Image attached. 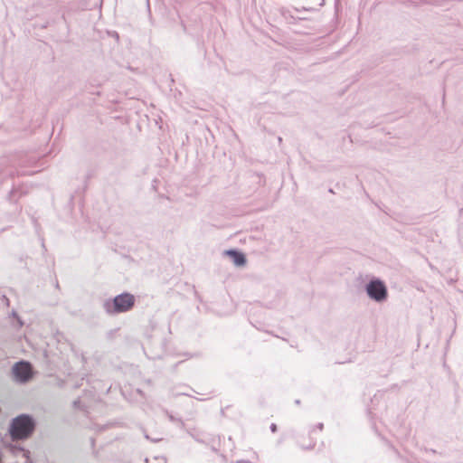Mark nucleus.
Listing matches in <instances>:
<instances>
[{
  "mask_svg": "<svg viewBox=\"0 0 463 463\" xmlns=\"http://www.w3.org/2000/svg\"><path fill=\"white\" fill-rule=\"evenodd\" d=\"M13 374L19 383H26L32 377V368L29 363L18 362L13 366Z\"/></svg>",
  "mask_w": 463,
  "mask_h": 463,
  "instance_id": "nucleus-4",
  "label": "nucleus"
},
{
  "mask_svg": "<svg viewBox=\"0 0 463 463\" xmlns=\"http://www.w3.org/2000/svg\"><path fill=\"white\" fill-rule=\"evenodd\" d=\"M34 427L33 419L27 414H22L12 420L9 431L14 439H24L33 433Z\"/></svg>",
  "mask_w": 463,
  "mask_h": 463,
  "instance_id": "nucleus-1",
  "label": "nucleus"
},
{
  "mask_svg": "<svg viewBox=\"0 0 463 463\" xmlns=\"http://www.w3.org/2000/svg\"><path fill=\"white\" fill-rule=\"evenodd\" d=\"M365 290L368 297L376 302H383L387 299V288L385 284L379 279H372L366 285Z\"/></svg>",
  "mask_w": 463,
  "mask_h": 463,
  "instance_id": "nucleus-3",
  "label": "nucleus"
},
{
  "mask_svg": "<svg viewBox=\"0 0 463 463\" xmlns=\"http://www.w3.org/2000/svg\"><path fill=\"white\" fill-rule=\"evenodd\" d=\"M135 305V297L130 293H122L113 299L106 300L103 304L105 311L109 315L125 313Z\"/></svg>",
  "mask_w": 463,
  "mask_h": 463,
  "instance_id": "nucleus-2",
  "label": "nucleus"
},
{
  "mask_svg": "<svg viewBox=\"0 0 463 463\" xmlns=\"http://www.w3.org/2000/svg\"><path fill=\"white\" fill-rule=\"evenodd\" d=\"M225 254L231 257L235 266L241 267L246 263V258L244 254L238 250H229L225 251Z\"/></svg>",
  "mask_w": 463,
  "mask_h": 463,
  "instance_id": "nucleus-5",
  "label": "nucleus"
},
{
  "mask_svg": "<svg viewBox=\"0 0 463 463\" xmlns=\"http://www.w3.org/2000/svg\"><path fill=\"white\" fill-rule=\"evenodd\" d=\"M270 430H271L272 432H275L277 430L276 424L272 423L271 426H270Z\"/></svg>",
  "mask_w": 463,
  "mask_h": 463,
  "instance_id": "nucleus-6",
  "label": "nucleus"
}]
</instances>
